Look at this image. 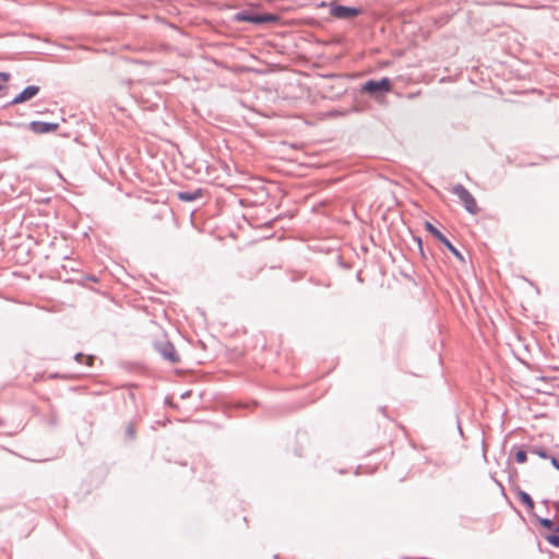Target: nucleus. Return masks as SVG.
I'll list each match as a JSON object with an SVG mask.
<instances>
[{"label": "nucleus", "instance_id": "2", "mask_svg": "<svg viewBox=\"0 0 559 559\" xmlns=\"http://www.w3.org/2000/svg\"><path fill=\"white\" fill-rule=\"evenodd\" d=\"M426 229L433 235L441 243H443L460 261L464 262L461 252L441 234L431 223L425 224Z\"/></svg>", "mask_w": 559, "mask_h": 559}, {"label": "nucleus", "instance_id": "4", "mask_svg": "<svg viewBox=\"0 0 559 559\" xmlns=\"http://www.w3.org/2000/svg\"><path fill=\"white\" fill-rule=\"evenodd\" d=\"M361 13L360 9L350 8L345 5H333L331 8V14L336 19L349 20Z\"/></svg>", "mask_w": 559, "mask_h": 559}, {"label": "nucleus", "instance_id": "1", "mask_svg": "<svg viewBox=\"0 0 559 559\" xmlns=\"http://www.w3.org/2000/svg\"><path fill=\"white\" fill-rule=\"evenodd\" d=\"M451 191L457 195V198L463 203L465 210L472 215H476L479 212L478 204L476 199L472 195V193L462 185H455L452 187Z\"/></svg>", "mask_w": 559, "mask_h": 559}, {"label": "nucleus", "instance_id": "5", "mask_svg": "<svg viewBox=\"0 0 559 559\" xmlns=\"http://www.w3.org/2000/svg\"><path fill=\"white\" fill-rule=\"evenodd\" d=\"M59 128L58 123L33 121L29 124V129L35 133H49L55 132Z\"/></svg>", "mask_w": 559, "mask_h": 559}, {"label": "nucleus", "instance_id": "7", "mask_svg": "<svg viewBox=\"0 0 559 559\" xmlns=\"http://www.w3.org/2000/svg\"><path fill=\"white\" fill-rule=\"evenodd\" d=\"M73 359L79 364H85L87 367H93L96 357L93 355H86L84 352H76Z\"/></svg>", "mask_w": 559, "mask_h": 559}, {"label": "nucleus", "instance_id": "16", "mask_svg": "<svg viewBox=\"0 0 559 559\" xmlns=\"http://www.w3.org/2000/svg\"><path fill=\"white\" fill-rule=\"evenodd\" d=\"M527 460V453L524 450H518L515 453V461L520 464L525 463Z\"/></svg>", "mask_w": 559, "mask_h": 559}, {"label": "nucleus", "instance_id": "19", "mask_svg": "<svg viewBox=\"0 0 559 559\" xmlns=\"http://www.w3.org/2000/svg\"><path fill=\"white\" fill-rule=\"evenodd\" d=\"M238 20H240V21H246V22L258 23V22H257V15H245V14H239V15H238Z\"/></svg>", "mask_w": 559, "mask_h": 559}, {"label": "nucleus", "instance_id": "3", "mask_svg": "<svg viewBox=\"0 0 559 559\" xmlns=\"http://www.w3.org/2000/svg\"><path fill=\"white\" fill-rule=\"evenodd\" d=\"M392 90V83L388 78H383L380 81H367L362 85V91L373 94L377 92H390Z\"/></svg>", "mask_w": 559, "mask_h": 559}, {"label": "nucleus", "instance_id": "9", "mask_svg": "<svg viewBox=\"0 0 559 559\" xmlns=\"http://www.w3.org/2000/svg\"><path fill=\"white\" fill-rule=\"evenodd\" d=\"M518 497H519L520 501L523 504H525L528 510H532L534 508V501L527 492L520 490L518 492Z\"/></svg>", "mask_w": 559, "mask_h": 559}, {"label": "nucleus", "instance_id": "10", "mask_svg": "<svg viewBox=\"0 0 559 559\" xmlns=\"http://www.w3.org/2000/svg\"><path fill=\"white\" fill-rule=\"evenodd\" d=\"M164 360L170 364H177L180 361L178 352H160Z\"/></svg>", "mask_w": 559, "mask_h": 559}, {"label": "nucleus", "instance_id": "15", "mask_svg": "<svg viewBox=\"0 0 559 559\" xmlns=\"http://www.w3.org/2000/svg\"><path fill=\"white\" fill-rule=\"evenodd\" d=\"M10 73L0 72V92L5 88V85L10 81Z\"/></svg>", "mask_w": 559, "mask_h": 559}, {"label": "nucleus", "instance_id": "14", "mask_svg": "<svg viewBox=\"0 0 559 559\" xmlns=\"http://www.w3.org/2000/svg\"><path fill=\"white\" fill-rule=\"evenodd\" d=\"M539 523L543 527L554 531V532H555V528L557 527L555 525L554 521L550 519H539Z\"/></svg>", "mask_w": 559, "mask_h": 559}, {"label": "nucleus", "instance_id": "13", "mask_svg": "<svg viewBox=\"0 0 559 559\" xmlns=\"http://www.w3.org/2000/svg\"><path fill=\"white\" fill-rule=\"evenodd\" d=\"M545 539L552 546L559 548V533H554L545 536Z\"/></svg>", "mask_w": 559, "mask_h": 559}, {"label": "nucleus", "instance_id": "20", "mask_svg": "<svg viewBox=\"0 0 559 559\" xmlns=\"http://www.w3.org/2000/svg\"><path fill=\"white\" fill-rule=\"evenodd\" d=\"M551 465L559 471V461L555 456H549Z\"/></svg>", "mask_w": 559, "mask_h": 559}, {"label": "nucleus", "instance_id": "17", "mask_svg": "<svg viewBox=\"0 0 559 559\" xmlns=\"http://www.w3.org/2000/svg\"><path fill=\"white\" fill-rule=\"evenodd\" d=\"M274 15L265 14V15H257V22L258 23H265V22H272L275 21Z\"/></svg>", "mask_w": 559, "mask_h": 559}, {"label": "nucleus", "instance_id": "12", "mask_svg": "<svg viewBox=\"0 0 559 559\" xmlns=\"http://www.w3.org/2000/svg\"><path fill=\"white\" fill-rule=\"evenodd\" d=\"M530 452L532 454H535V455L542 457V459L549 457L547 450L542 447H532V448H530Z\"/></svg>", "mask_w": 559, "mask_h": 559}, {"label": "nucleus", "instance_id": "11", "mask_svg": "<svg viewBox=\"0 0 559 559\" xmlns=\"http://www.w3.org/2000/svg\"><path fill=\"white\" fill-rule=\"evenodd\" d=\"M201 197V192L200 191H195V192H179L178 193V198L181 200V201H186V202H190V201H193L198 198Z\"/></svg>", "mask_w": 559, "mask_h": 559}, {"label": "nucleus", "instance_id": "21", "mask_svg": "<svg viewBox=\"0 0 559 559\" xmlns=\"http://www.w3.org/2000/svg\"><path fill=\"white\" fill-rule=\"evenodd\" d=\"M555 532H556V533H559V527H556V528H555Z\"/></svg>", "mask_w": 559, "mask_h": 559}, {"label": "nucleus", "instance_id": "18", "mask_svg": "<svg viewBox=\"0 0 559 559\" xmlns=\"http://www.w3.org/2000/svg\"><path fill=\"white\" fill-rule=\"evenodd\" d=\"M126 436L130 439V440H133L135 438V429L133 427L132 424H129L126 428Z\"/></svg>", "mask_w": 559, "mask_h": 559}, {"label": "nucleus", "instance_id": "8", "mask_svg": "<svg viewBox=\"0 0 559 559\" xmlns=\"http://www.w3.org/2000/svg\"><path fill=\"white\" fill-rule=\"evenodd\" d=\"M73 359L79 364H85L87 367H93L96 357L93 355H86L84 352H76Z\"/></svg>", "mask_w": 559, "mask_h": 559}, {"label": "nucleus", "instance_id": "6", "mask_svg": "<svg viewBox=\"0 0 559 559\" xmlns=\"http://www.w3.org/2000/svg\"><path fill=\"white\" fill-rule=\"evenodd\" d=\"M39 92V87L35 85L27 86L23 92H21L13 100L12 104H21L33 97H35Z\"/></svg>", "mask_w": 559, "mask_h": 559}]
</instances>
